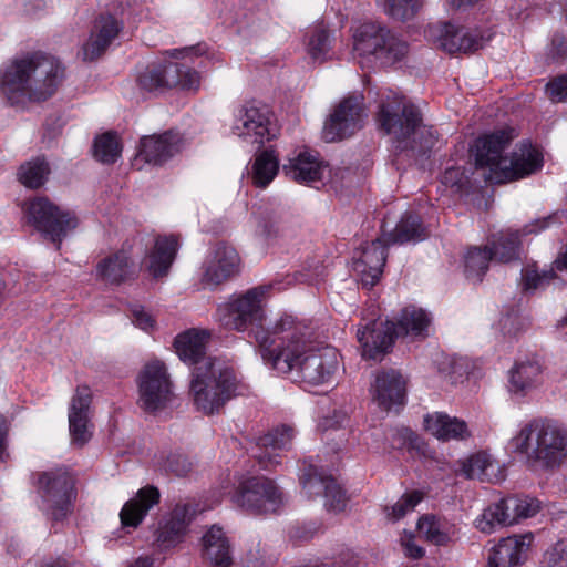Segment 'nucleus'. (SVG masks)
Masks as SVG:
<instances>
[{
    "mask_svg": "<svg viewBox=\"0 0 567 567\" xmlns=\"http://www.w3.org/2000/svg\"><path fill=\"white\" fill-rule=\"evenodd\" d=\"M431 323L429 313L415 306H408L402 309L395 324L396 337L412 334L415 337H425Z\"/></svg>",
    "mask_w": 567,
    "mask_h": 567,
    "instance_id": "nucleus-38",
    "label": "nucleus"
},
{
    "mask_svg": "<svg viewBox=\"0 0 567 567\" xmlns=\"http://www.w3.org/2000/svg\"><path fill=\"white\" fill-rule=\"evenodd\" d=\"M203 557L215 567L231 565L230 545L220 527L213 526L203 536Z\"/></svg>",
    "mask_w": 567,
    "mask_h": 567,
    "instance_id": "nucleus-36",
    "label": "nucleus"
},
{
    "mask_svg": "<svg viewBox=\"0 0 567 567\" xmlns=\"http://www.w3.org/2000/svg\"><path fill=\"white\" fill-rule=\"evenodd\" d=\"M41 508L51 519L59 522L71 514L76 497L75 480L66 468L42 472L38 477Z\"/></svg>",
    "mask_w": 567,
    "mask_h": 567,
    "instance_id": "nucleus-9",
    "label": "nucleus"
},
{
    "mask_svg": "<svg viewBox=\"0 0 567 567\" xmlns=\"http://www.w3.org/2000/svg\"><path fill=\"white\" fill-rule=\"evenodd\" d=\"M423 495L417 491L405 493L393 506L386 507L388 518L395 522L412 512L415 506L422 501Z\"/></svg>",
    "mask_w": 567,
    "mask_h": 567,
    "instance_id": "nucleus-47",
    "label": "nucleus"
},
{
    "mask_svg": "<svg viewBox=\"0 0 567 567\" xmlns=\"http://www.w3.org/2000/svg\"><path fill=\"white\" fill-rule=\"evenodd\" d=\"M178 241L173 235L158 236L145 258V267L154 278L167 275L177 252Z\"/></svg>",
    "mask_w": 567,
    "mask_h": 567,
    "instance_id": "nucleus-34",
    "label": "nucleus"
},
{
    "mask_svg": "<svg viewBox=\"0 0 567 567\" xmlns=\"http://www.w3.org/2000/svg\"><path fill=\"white\" fill-rule=\"evenodd\" d=\"M326 275V268L319 264H311L305 266L301 270L296 274V280L299 282L316 285L318 284Z\"/></svg>",
    "mask_w": 567,
    "mask_h": 567,
    "instance_id": "nucleus-50",
    "label": "nucleus"
},
{
    "mask_svg": "<svg viewBox=\"0 0 567 567\" xmlns=\"http://www.w3.org/2000/svg\"><path fill=\"white\" fill-rule=\"evenodd\" d=\"M511 445L530 466L554 470L567 460V427L554 420L535 419L520 429Z\"/></svg>",
    "mask_w": 567,
    "mask_h": 567,
    "instance_id": "nucleus-6",
    "label": "nucleus"
},
{
    "mask_svg": "<svg viewBox=\"0 0 567 567\" xmlns=\"http://www.w3.org/2000/svg\"><path fill=\"white\" fill-rule=\"evenodd\" d=\"M499 324L504 334H516L522 328L520 317L513 310L501 318Z\"/></svg>",
    "mask_w": 567,
    "mask_h": 567,
    "instance_id": "nucleus-53",
    "label": "nucleus"
},
{
    "mask_svg": "<svg viewBox=\"0 0 567 567\" xmlns=\"http://www.w3.org/2000/svg\"><path fill=\"white\" fill-rule=\"evenodd\" d=\"M96 279L107 285H121L135 279L137 267L126 249L117 250L101 259L95 267Z\"/></svg>",
    "mask_w": 567,
    "mask_h": 567,
    "instance_id": "nucleus-27",
    "label": "nucleus"
},
{
    "mask_svg": "<svg viewBox=\"0 0 567 567\" xmlns=\"http://www.w3.org/2000/svg\"><path fill=\"white\" fill-rule=\"evenodd\" d=\"M388 246L390 244L382 235L362 248L361 255L355 261V270L361 274L363 286L372 288L379 282L386 261Z\"/></svg>",
    "mask_w": 567,
    "mask_h": 567,
    "instance_id": "nucleus-26",
    "label": "nucleus"
},
{
    "mask_svg": "<svg viewBox=\"0 0 567 567\" xmlns=\"http://www.w3.org/2000/svg\"><path fill=\"white\" fill-rule=\"evenodd\" d=\"M425 35L434 45L450 54L475 52L484 45V38L477 31L450 22L429 25Z\"/></svg>",
    "mask_w": 567,
    "mask_h": 567,
    "instance_id": "nucleus-17",
    "label": "nucleus"
},
{
    "mask_svg": "<svg viewBox=\"0 0 567 567\" xmlns=\"http://www.w3.org/2000/svg\"><path fill=\"white\" fill-rule=\"evenodd\" d=\"M442 183L460 189L464 184V172L460 167L446 168L442 176Z\"/></svg>",
    "mask_w": 567,
    "mask_h": 567,
    "instance_id": "nucleus-55",
    "label": "nucleus"
},
{
    "mask_svg": "<svg viewBox=\"0 0 567 567\" xmlns=\"http://www.w3.org/2000/svg\"><path fill=\"white\" fill-rule=\"evenodd\" d=\"M301 485L308 498L323 495L326 498L324 506L328 511L339 513L347 506L346 492L337 480L331 475H324L313 465H310L301 476Z\"/></svg>",
    "mask_w": 567,
    "mask_h": 567,
    "instance_id": "nucleus-20",
    "label": "nucleus"
},
{
    "mask_svg": "<svg viewBox=\"0 0 567 567\" xmlns=\"http://www.w3.org/2000/svg\"><path fill=\"white\" fill-rule=\"evenodd\" d=\"M553 217L538 219L535 223L526 225L522 230H503L493 235L488 248L492 251L494 260L498 262H509L519 257L520 237L524 235L538 233L549 226Z\"/></svg>",
    "mask_w": 567,
    "mask_h": 567,
    "instance_id": "nucleus-23",
    "label": "nucleus"
},
{
    "mask_svg": "<svg viewBox=\"0 0 567 567\" xmlns=\"http://www.w3.org/2000/svg\"><path fill=\"white\" fill-rule=\"evenodd\" d=\"M540 508V503L533 497L508 496L486 507L475 520V526L482 533L491 534L496 527L512 525L519 518L534 516Z\"/></svg>",
    "mask_w": 567,
    "mask_h": 567,
    "instance_id": "nucleus-14",
    "label": "nucleus"
},
{
    "mask_svg": "<svg viewBox=\"0 0 567 567\" xmlns=\"http://www.w3.org/2000/svg\"><path fill=\"white\" fill-rule=\"evenodd\" d=\"M405 555L412 559H420L424 556V549L416 545L412 539L403 543Z\"/></svg>",
    "mask_w": 567,
    "mask_h": 567,
    "instance_id": "nucleus-60",
    "label": "nucleus"
},
{
    "mask_svg": "<svg viewBox=\"0 0 567 567\" xmlns=\"http://www.w3.org/2000/svg\"><path fill=\"white\" fill-rule=\"evenodd\" d=\"M234 132L245 141L261 146L277 136L278 126L268 105L251 101L239 109Z\"/></svg>",
    "mask_w": 567,
    "mask_h": 567,
    "instance_id": "nucleus-13",
    "label": "nucleus"
},
{
    "mask_svg": "<svg viewBox=\"0 0 567 567\" xmlns=\"http://www.w3.org/2000/svg\"><path fill=\"white\" fill-rule=\"evenodd\" d=\"M327 168L319 154L308 150L299 152L282 166L286 176L301 184L322 181Z\"/></svg>",
    "mask_w": 567,
    "mask_h": 567,
    "instance_id": "nucleus-31",
    "label": "nucleus"
},
{
    "mask_svg": "<svg viewBox=\"0 0 567 567\" xmlns=\"http://www.w3.org/2000/svg\"><path fill=\"white\" fill-rule=\"evenodd\" d=\"M492 260L494 257L488 246L470 248L464 256L466 277L474 281H482Z\"/></svg>",
    "mask_w": 567,
    "mask_h": 567,
    "instance_id": "nucleus-42",
    "label": "nucleus"
},
{
    "mask_svg": "<svg viewBox=\"0 0 567 567\" xmlns=\"http://www.w3.org/2000/svg\"><path fill=\"white\" fill-rule=\"evenodd\" d=\"M417 530L427 542L437 546L446 545L451 539L447 524L433 515L421 517L417 522Z\"/></svg>",
    "mask_w": 567,
    "mask_h": 567,
    "instance_id": "nucleus-43",
    "label": "nucleus"
},
{
    "mask_svg": "<svg viewBox=\"0 0 567 567\" xmlns=\"http://www.w3.org/2000/svg\"><path fill=\"white\" fill-rule=\"evenodd\" d=\"M370 392L380 409L390 411L392 408L404 404L406 381L395 370H383L375 374Z\"/></svg>",
    "mask_w": 567,
    "mask_h": 567,
    "instance_id": "nucleus-24",
    "label": "nucleus"
},
{
    "mask_svg": "<svg viewBox=\"0 0 567 567\" xmlns=\"http://www.w3.org/2000/svg\"><path fill=\"white\" fill-rule=\"evenodd\" d=\"M513 138V130L505 127L475 140L472 150L476 166L489 169L491 183L517 181L542 168L543 156L530 144H522L511 156L505 154Z\"/></svg>",
    "mask_w": 567,
    "mask_h": 567,
    "instance_id": "nucleus-4",
    "label": "nucleus"
},
{
    "mask_svg": "<svg viewBox=\"0 0 567 567\" xmlns=\"http://www.w3.org/2000/svg\"><path fill=\"white\" fill-rule=\"evenodd\" d=\"M28 221L55 244L60 250L62 240L78 227V218L71 212L61 210L44 197L30 202L27 213Z\"/></svg>",
    "mask_w": 567,
    "mask_h": 567,
    "instance_id": "nucleus-11",
    "label": "nucleus"
},
{
    "mask_svg": "<svg viewBox=\"0 0 567 567\" xmlns=\"http://www.w3.org/2000/svg\"><path fill=\"white\" fill-rule=\"evenodd\" d=\"M92 391L85 385H78L71 398L69 406V431L72 444L82 447L92 437V423L90 421V408Z\"/></svg>",
    "mask_w": 567,
    "mask_h": 567,
    "instance_id": "nucleus-21",
    "label": "nucleus"
},
{
    "mask_svg": "<svg viewBox=\"0 0 567 567\" xmlns=\"http://www.w3.org/2000/svg\"><path fill=\"white\" fill-rule=\"evenodd\" d=\"M153 563H154V560L150 556L140 557L135 560V563L131 567H152Z\"/></svg>",
    "mask_w": 567,
    "mask_h": 567,
    "instance_id": "nucleus-63",
    "label": "nucleus"
},
{
    "mask_svg": "<svg viewBox=\"0 0 567 567\" xmlns=\"http://www.w3.org/2000/svg\"><path fill=\"white\" fill-rule=\"evenodd\" d=\"M41 567H69V565L65 559L56 558L45 561Z\"/></svg>",
    "mask_w": 567,
    "mask_h": 567,
    "instance_id": "nucleus-64",
    "label": "nucleus"
},
{
    "mask_svg": "<svg viewBox=\"0 0 567 567\" xmlns=\"http://www.w3.org/2000/svg\"><path fill=\"white\" fill-rule=\"evenodd\" d=\"M199 73L178 62L148 65L137 78L138 87L150 93H162L172 87L197 90Z\"/></svg>",
    "mask_w": 567,
    "mask_h": 567,
    "instance_id": "nucleus-12",
    "label": "nucleus"
},
{
    "mask_svg": "<svg viewBox=\"0 0 567 567\" xmlns=\"http://www.w3.org/2000/svg\"><path fill=\"white\" fill-rule=\"evenodd\" d=\"M181 150V134L167 131L159 135L144 136L140 143L138 156L148 164L162 165Z\"/></svg>",
    "mask_w": 567,
    "mask_h": 567,
    "instance_id": "nucleus-28",
    "label": "nucleus"
},
{
    "mask_svg": "<svg viewBox=\"0 0 567 567\" xmlns=\"http://www.w3.org/2000/svg\"><path fill=\"white\" fill-rule=\"evenodd\" d=\"M533 535H515L503 538L488 553V567H516L525 559L527 551L532 545Z\"/></svg>",
    "mask_w": 567,
    "mask_h": 567,
    "instance_id": "nucleus-29",
    "label": "nucleus"
},
{
    "mask_svg": "<svg viewBox=\"0 0 567 567\" xmlns=\"http://www.w3.org/2000/svg\"><path fill=\"white\" fill-rule=\"evenodd\" d=\"M311 321L291 315L281 316L272 331L257 333V344L264 361L281 373L296 370L309 385L323 384L334 374L338 362L333 349L311 346Z\"/></svg>",
    "mask_w": 567,
    "mask_h": 567,
    "instance_id": "nucleus-1",
    "label": "nucleus"
},
{
    "mask_svg": "<svg viewBox=\"0 0 567 567\" xmlns=\"http://www.w3.org/2000/svg\"><path fill=\"white\" fill-rule=\"evenodd\" d=\"M50 174L49 163L44 157L38 156L23 163L18 169L19 182L28 188H40Z\"/></svg>",
    "mask_w": 567,
    "mask_h": 567,
    "instance_id": "nucleus-41",
    "label": "nucleus"
},
{
    "mask_svg": "<svg viewBox=\"0 0 567 567\" xmlns=\"http://www.w3.org/2000/svg\"><path fill=\"white\" fill-rule=\"evenodd\" d=\"M192 467L193 463L188 457L179 453L171 454L166 460V470L176 476L187 475Z\"/></svg>",
    "mask_w": 567,
    "mask_h": 567,
    "instance_id": "nucleus-52",
    "label": "nucleus"
},
{
    "mask_svg": "<svg viewBox=\"0 0 567 567\" xmlns=\"http://www.w3.org/2000/svg\"><path fill=\"white\" fill-rule=\"evenodd\" d=\"M378 122L391 135L394 152L406 153L410 157L425 154L437 140L433 126L422 124L419 107L396 94L391 93L381 100Z\"/></svg>",
    "mask_w": 567,
    "mask_h": 567,
    "instance_id": "nucleus-5",
    "label": "nucleus"
},
{
    "mask_svg": "<svg viewBox=\"0 0 567 567\" xmlns=\"http://www.w3.org/2000/svg\"><path fill=\"white\" fill-rule=\"evenodd\" d=\"M138 404L147 412L166 406L172 398V383L165 364L158 360L145 364L137 378Z\"/></svg>",
    "mask_w": 567,
    "mask_h": 567,
    "instance_id": "nucleus-15",
    "label": "nucleus"
},
{
    "mask_svg": "<svg viewBox=\"0 0 567 567\" xmlns=\"http://www.w3.org/2000/svg\"><path fill=\"white\" fill-rule=\"evenodd\" d=\"M359 563V558L353 551L346 550L339 555L334 565L336 567H358Z\"/></svg>",
    "mask_w": 567,
    "mask_h": 567,
    "instance_id": "nucleus-59",
    "label": "nucleus"
},
{
    "mask_svg": "<svg viewBox=\"0 0 567 567\" xmlns=\"http://www.w3.org/2000/svg\"><path fill=\"white\" fill-rule=\"evenodd\" d=\"M123 21L111 13H101L94 21L87 41L82 47L84 61H95L105 53L123 29Z\"/></svg>",
    "mask_w": 567,
    "mask_h": 567,
    "instance_id": "nucleus-22",
    "label": "nucleus"
},
{
    "mask_svg": "<svg viewBox=\"0 0 567 567\" xmlns=\"http://www.w3.org/2000/svg\"><path fill=\"white\" fill-rule=\"evenodd\" d=\"M210 337L208 330L190 329L178 334L174 342L179 359L192 367L194 404L206 415L219 414L230 400L247 391V385L230 364L207 355Z\"/></svg>",
    "mask_w": 567,
    "mask_h": 567,
    "instance_id": "nucleus-2",
    "label": "nucleus"
},
{
    "mask_svg": "<svg viewBox=\"0 0 567 567\" xmlns=\"http://www.w3.org/2000/svg\"><path fill=\"white\" fill-rule=\"evenodd\" d=\"M240 258L231 246L217 244L212 257L207 260L203 281L216 287L239 272Z\"/></svg>",
    "mask_w": 567,
    "mask_h": 567,
    "instance_id": "nucleus-25",
    "label": "nucleus"
},
{
    "mask_svg": "<svg viewBox=\"0 0 567 567\" xmlns=\"http://www.w3.org/2000/svg\"><path fill=\"white\" fill-rule=\"evenodd\" d=\"M413 432L414 431L409 427L396 429L392 435L393 447L398 450H404Z\"/></svg>",
    "mask_w": 567,
    "mask_h": 567,
    "instance_id": "nucleus-58",
    "label": "nucleus"
},
{
    "mask_svg": "<svg viewBox=\"0 0 567 567\" xmlns=\"http://www.w3.org/2000/svg\"><path fill=\"white\" fill-rule=\"evenodd\" d=\"M553 55L554 58L563 59L567 55V39L563 37H555L553 39Z\"/></svg>",
    "mask_w": 567,
    "mask_h": 567,
    "instance_id": "nucleus-61",
    "label": "nucleus"
},
{
    "mask_svg": "<svg viewBox=\"0 0 567 567\" xmlns=\"http://www.w3.org/2000/svg\"><path fill=\"white\" fill-rule=\"evenodd\" d=\"M553 278V272L539 274L537 269L533 267H526L522 272L523 280V289L535 290L543 287L546 282H548Z\"/></svg>",
    "mask_w": 567,
    "mask_h": 567,
    "instance_id": "nucleus-49",
    "label": "nucleus"
},
{
    "mask_svg": "<svg viewBox=\"0 0 567 567\" xmlns=\"http://www.w3.org/2000/svg\"><path fill=\"white\" fill-rule=\"evenodd\" d=\"M280 220H281L280 215L276 214V213L265 217L259 223V228H260L261 234L267 237L276 236L279 231Z\"/></svg>",
    "mask_w": 567,
    "mask_h": 567,
    "instance_id": "nucleus-56",
    "label": "nucleus"
},
{
    "mask_svg": "<svg viewBox=\"0 0 567 567\" xmlns=\"http://www.w3.org/2000/svg\"><path fill=\"white\" fill-rule=\"evenodd\" d=\"M424 0H385L384 11L395 20L412 19L423 6Z\"/></svg>",
    "mask_w": 567,
    "mask_h": 567,
    "instance_id": "nucleus-45",
    "label": "nucleus"
},
{
    "mask_svg": "<svg viewBox=\"0 0 567 567\" xmlns=\"http://www.w3.org/2000/svg\"><path fill=\"white\" fill-rule=\"evenodd\" d=\"M293 435V427L281 425L260 436L257 441L259 452L255 454L259 465L264 470H271L280 464L279 452L290 447Z\"/></svg>",
    "mask_w": 567,
    "mask_h": 567,
    "instance_id": "nucleus-30",
    "label": "nucleus"
},
{
    "mask_svg": "<svg viewBox=\"0 0 567 567\" xmlns=\"http://www.w3.org/2000/svg\"><path fill=\"white\" fill-rule=\"evenodd\" d=\"M161 493L154 485H146L140 488L135 497L128 499L120 512V519L123 527L136 528L146 517L150 509L158 505Z\"/></svg>",
    "mask_w": 567,
    "mask_h": 567,
    "instance_id": "nucleus-32",
    "label": "nucleus"
},
{
    "mask_svg": "<svg viewBox=\"0 0 567 567\" xmlns=\"http://www.w3.org/2000/svg\"><path fill=\"white\" fill-rule=\"evenodd\" d=\"M365 116L362 95L344 97L324 123L323 138L336 142L353 135L362 127Z\"/></svg>",
    "mask_w": 567,
    "mask_h": 567,
    "instance_id": "nucleus-16",
    "label": "nucleus"
},
{
    "mask_svg": "<svg viewBox=\"0 0 567 567\" xmlns=\"http://www.w3.org/2000/svg\"><path fill=\"white\" fill-rule=\"evenodd\" d=\"M383 236L390 245H403L424 240L427 237V230L419 215L408 212L401 217L394 230L383 233Z\"/></svg>",
    "mask_w": 567,
    "mask_h": 567,
    "instance_id": "nucleus-37",
    "label": "nucleus"
},
{
    "mask_svg": "<svg viewBox=\"0 0 567 567\" xmlns=\"http://www.w3.org/2000/svg\"><path fill=\"white\" fill-rule=\"evenodd\" d=\"M425 429L441 441L464 440L470 433L464 421L436 412L424 417Z\"/></svg>",
    "mask_w": 567,
    "mask_h": 567,
    "instance_id": "nucleus-35",
    "label": "nucleus"
},
{
    "mask_svg": "<svg viewBox=\"0 0 567 567\" xmlns=\"http://www.w3.org/2000/svg\"><path fill=\"white\" fill-rule=\"evenodd\" d=\"M546 92L553 102L567 101V75H559L551 79L546 85Z\"/></svg>",
    "mask_w": 567,
    "mask_h": 567,
    "instance_id": "nucleus-51",
    "label": "nucleus"
},
{
    "mask_svg": "<svg viewBox=\"0 0 567 567\" xmlns=\"http://www.w3.org/2000/svg\"><path fill=\"white\" fill-rule=\"evenodd\" d=\"M456 474L468 480L498 483L505 478L504 470L499 463L492 460L486 453H476L458 462Z\"/></svg>",
    "mask_w": 567,
    "mask_h": 567,
    "instance_id": "nucleus-33",
    "label": "nucleus"
},
{
    "mask_svg": "<svg viewBox=\"0 0 567 567\" xmlns=\"http://www.w3.org/2000/svg\"><path fill=\"white\" fill-rule=\"evenodd\" d=\"M132 321L136 327L144 331L151 330L155 324V320L152 315L140 306L132 309Z\"/></svg>",
    "mask_w": 567,
    "mask_h": 567,
    "instance_id": "nucleus-54",
    "label": "nucleus"
},
{
    "mask_svg": "<svg viewBox=\"0 0 567 567\" xmlns=\"http://www.w3.org/2000/svg\"><path fill=\"white\" fill-rule=\"evenodd\" d=\"M331 39L329 32L319 27L316 28L308 43V52L315 61L322 62L329 58Z\"/></svg>",
    "mask_w": 567,
    "mask_h": 567,
    "instance_id": "nucleus-46",
    "label": "nucleus"
},
{
    "mask_svg": "<svg viewBox=\"0 0 567 567\" xmlns=\"http://www.w3.org/2000/svg\"><path fill=\"white\" fill-rule=\"evenodd\" d=\"M404 450H406L412 457L425 456L427 452V445L415 432H413Z\"/></svg>",
    "mask_w": 567,
    "mask_h": 567,
    "instance_id": "nucleus-57",
    "label": "nucleus"
},
{
    "mask_svg": "<svg viewBox=\"0 0 567 567\" xmlns=\"http://www.w3.org/2000/svg\"><path fill=\"white\" fill-rule=\"evenodd\" d=\"M353 50L360 56H373L382 65L400 62L409 52V44L386 27L367 22L353 34Z\"/></svg>",
    "mask_w": 567,
    "mask_h": 567,
    "instance_id": "nucleus-8",
    "label": "nucleus"
},
{
    "mask_svg": "<svg viewBox=\"0 0 567 567\" xmlns=\"http://www.w3.org/2000/svg\"><path fill=\"white\" fill-rule=\"evenodd\" d=\"M64 68L58 59L42 52L13 59L2 71L1 93L11 105L45 101L62 83Z\"/></svg>",
    "mask_w": 567,
    "mask_h": 567,
    "instance_id": "nucleus-3",
    "label": "nucleus"
},
{
    "mask_svg": "<svg viewBox=\"0 0 567 567\" xmlns=\"http://www.w3.org/2000/svg\"><path fill=\"white\" fill-rule=\"evenodd\" d=\"M279 159L272 150H264L256 155L251 166V182L256 187L265 188L276 177Z\"/></svg>",
    "mask_w": 567,
    "mask_h": 567,
    "instance_id": "nucleus-39",
    "label": "nucleus"
},
{
    "mask_svg": "<svg viewBox=\"0 0 567 567\" xmlns=\"http://www.w3.org/2000/svg\"><path fill=\"white\" fill-rule=\"evenodd\" d=\"M395 338V324L390 320H371L360 324L357 330L361 354L367 360H381L391 349Z\"/></svg>",
    "mask_w": 567,
    "mask_h": 567,
    "instance_id": "nucleus-19",
    "label": "nucleus"
},
{
    "mask_svg": "<svg viewBox=\"0 0 567 567\" xmlns=\"http://www.w3.org/2000/svg\"><path fill=\"white\" fill-rule=\"evenodd\" d=\"M122 146L117 135L112 132L97 136L93 144L95 159L103 164H113L121 156Z\"/></svg>",
    "mask_w": 567,
    "mask_h": 567,
    "instance_id": "nucleus-44",
    "label": "nucleus"
},
{
    "mask_svg": "<svg viewBox=\"0 0 567 567\" xmlns=\"http://www.w3.org/2000/svg\"><path fill=\"white\" fill-rule=\"evenodd\" d=\"M543 564L545 567H567V539H560L547 549Z\"/></svg>",
    "mask_w": 567,
    "mask_h": 567,
    "instance_id": "nucleus-48",
    "label": "nucleus"
},
{
    "mask_svg": "<svg viewBox=\"0 0 567 567\" xmlns=\"http://www.w3.org/2000/svg\"><path fill=\"white\" fill-rule=\"evenodd\" d=\"M196 513L197 508L193 504L177 503L168 513L164 514L154 532L157 546L168 549L182 543Z\"/></svg>",
    "mask_w": 567,
    "mask_h": 567,
    "instance_id": "nucleus-18",
    "label": "nucleus"
},
{
    "mask_svg": "<svg viewBox=\"0 0 567 567\" xmlns=\"http://www.w3.org/2000/svg\"><path fill=\"white\" fill-rule=\"evenodd\" d=\"M542 368L536 361L516 363L511 371L509 389L515 393H526L539 382Z\"/></svg>",
    "mask_w": 567,
    "mask_h": 567,
    "instance_id": "nucleus-40",
    "label": "nucleus"
},
{
    "mask_svg": "<svg viewBox=\"0 0 567 567\" xmlns=\"http://www.w3.org/2000/svg\"><path fill=\"white\" fill-rule=\"evenodd\" d=\"M190 53L198 55L200 53L199 48L198 47H188V48H183V49H174L171 52V56L175 58V59H179V58L184 56V54H190Z\"/></svg>",
    "mask_w": 567,
    "mask_h": 567,
    "instance_id": "nucleus-62",
    "label": "nucleus"
},
{
    "mask_svg": "<svg viewBox=\"0 0 567 567\" xmlns=\"http://www.w3.org/2000/svg\"><path fill=\"white\" fill-rule=\"evenodd\" d=\"M272 285H260L248 289L244 293L233 295L228 301L217 308V318L225 329L246 331L251 329L255 340L260 331H272L264 329L265 320L264 303Z\"/></svg>",
    "mask_w": 567,
    "mask_h": 567,
    "instance_id": "nucleus-7",
    "label": "nucleus"
},
{
    "mask_svg": "<svg viewBox=\"0 0 567 567\" xmlns=\"http://www.w3.org/2000/svg\"><path fill=\"white\" fill-rule=\"evenodd\" d=\"M231 501L251 514L276 513L282 505V492L266 476H250L238 483Z\"/></svg>",
    "mask_w": 567,
    "mask_h": 567,
    "instance_id": "nucleus-10",
    "label": "nucleus"
}]
</instances>
